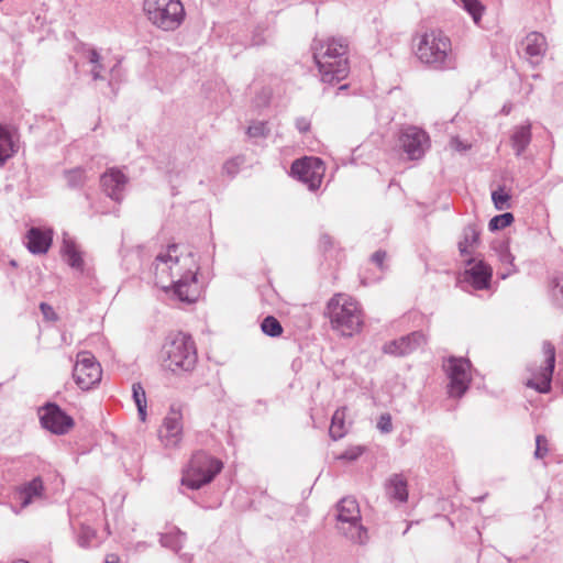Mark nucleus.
<instances>
[{"mask_svg": "<svg viewBox=\"0 0 563 563\" xmlns=\"http://www.w3.org/2000/svg\"><path fill=\"white\" fill-rule=\"evenodd\" d=\"M155 284L165 291L173 290L186 303L197 301L201 286L197 275L200 269L196 255L187 247L172 244L159 253L153 264Z\"/></svg>", "mask_w": 563, "mask_h": 563, "instance_id": "nucleus-1", "label": "nucleus"}, {"mask_svg": "<svg viewBox=\"0 0 563 563\" xmlns=\"http://www.w3.org/2000/svg\"><path fill=\"white\" fill-rule=\"evenodd\" d=\"M313 59L318 66L321 80L332 84L343 80L349 74L347 43L343 38L329 37L313 40Z\"/></svg>", "mask_w": 563, "mask_h": 563, "instance_id": "nucleus-2", "label": "nucleus"}, {"mask_svg": "<svg viewBox=\"0 0 563 563\" xmlns=\"http://www.w3.org/2000/svg\"><path fill=\"white\" fill-rule=\"evenodd\" d=\"M161 361L162 367L174 375L191 373L198 361L192 338L183 332L169 335L163 344Z\"/></svg>", "mask_w": 563, "mask_h": 563, "instance_id": "nucleus-3", "label": "nucleus"}, {"mask_svg": "<svg viewBox=\"0 0 563 563\" xmlns=\"http://www.w3.org/2000/svg\"><path fill=\"white\" fill-rule=\"evenodd\" d=\"M328 313L332 329L343 336H352L363 325V314L358 302L352 297L338 294L328 303Z\"/></svg>", "mask_w": 563, "mask_h": 563, "instance_id": "nucleus-4", "label": "nucleus"}, {"mask_svg": "<svg viewBox=\"0 0 563 563\" xmlns=\"http://www.w3.org/2000/svg\"><path fill=\"white\" fill-rule=\"evenodd\" d=\"M143 12L153 26L164 32L176 31L186 18L180 0H144Z\"/></svg>", "mask_w": 563, "mask_h": 563, "instance_id": "nucleus-5", "label": "nucleus"}, {"mask_svg": "<svg viewBox=\"0 0 563 563\" xmlns=\"http://www.w3.org/2000/svg\"><path fill=\"white\" fill-rule=\"evenodd\" d=\"M417 56L434 68L453 66L451 40L439 30L424 33L417 45Z\"/></svg>", "mask_w": 563, "mask_h": 563, "instance_id": "nucleus-6", "label": "nucleus"}, {"mask_svg": "<svg viewBox=\"0 0 563 563\" xmlns=\"http://www.w3.org/2000/svg\"><path fill=\"white\" fill-rule=\"evenodd\" d=\"M335 519V527L344 538L355 544L367 542V529L362 525L361 509L355 498L344 497L336 504Z\"/></svg>", "mask_w": 563, "mask_h": 563, "instance_id": "nucleus-7", "label": "nucleus"}, {"mask_svg": "<svg viewBox=\"0 0 563 563\" xmlns=\"http://www.w3.org/2000/svg\"><path fill=\"white\" fill-rule=\"evenodd\" d=\"M222 462L203 451L192 454L183 473L181 484L190 489H199L211 483L221 472Z\"/></svg>", "mask_w": 563, "mask_h": 563, "instance_id": "nucleus-8", "label": "nucleus"}, {"mask_svg": "<svg viewBox=\"0 0 563 563\" xmlns=\"http://www.w3.org/2000/svg\"><path fill=\"white\" fill-rule=\"evenodd\" d=\"M555 366V349L552 343L545 341L542 344V360L528 367L530 377L526 385L541 394L551 390L552 375Z\"/></svg>", "mask_w": 563, "mask_h": 563, "instance_id": "nucleus-9", "label": "nucleus"}, {"mask_svg": "<svg viewBox=\"0 0 563 563\" xmlns=\"http://www.w3.org/2000/svg\"><path fill=\"white\" fill-rule=\"evenodd\" d=\"M449 378V395L462 397L468 389L471 383V363L464 357L451 356L443 364Z\"/></svg>", "mask_w": 563, "mask_h": 563, "instance_id": "nucleus-10", "label": "nucleus"}, {"mask_svg": "<svg viewBox=\"0 0 563 563\" xmlns=\"http://www.w3.org/2000/svg\"><path fill=\"white\" fill-rule=\"evenodd\" d=\"M102 369L96 357L87 351L79 352L73 369L77 386L88 390L101 380Z\"/></svg>", "mask_w": 563, "mask_h": 563, "instance_id": "nucleus-11", "label": "nucleus"}, {"mask_svg": "<svg viewBox=\"0 0 563 563\" xmlns=\"http://www.w3.org/2000/svg\"><path fill=\"white\" fill-rule=\"evenodd\" d=\"M465 263L466 268L459 277L461 287L464 289L468 285L476 290L487 289L492 280V267L477 257H470Z\"/></svg>", "mask_w": 563, "mask_h": 563, "instance_id": "nucleus-12", "label": "nucleus"}, {"mask_svg": "<svg viewBox=\"0 0 563 563\" xmlns=\"http://www.w3.org/2000/svg\"><path fill=\"white\" fill-rule=\"evenodd\" d=\"M291 175L306 184L310 190H316L320 187L324 167L323 163L318 157H302L296 159L291 165Z\"/></svg>", "mask_w": 563, "mask_h": 563, "instance_id": "nucleus-13", "label": "nucleus"}, {"mask_svg": "<svg viewBox=\"0 0 563 563\" xmlns=\"http://www.w3.org/2000/svg\"><path fill=\"white\" fill-rule=\"evenodd\" d=\"M399 144L409 159L421 158L429 148L428 134L417 126H406L400 131Z\"/></svg>", "mask_w": 563, "mask_h": 563, "instance_id": "nucleus-14", "label": "nucleus"}, {"mask_svg": "<svg viewBox=\"0 0 563 563\" xmlns=\"http://www.w3.org/2000/svg\"><path fill=\"white\" fill-rule=\"evenodd\" d=\"M183 415L179 410L172 408L163 419L158 430V439L165 449H177L183 440Z\"/></svg>", "mask_w": 563, "mask_h": 563, "instance_id": "nucleus-15", "label": "nucleus"}, {"mask_svg": "<svg viewBox=\"0 0 563 563\" xmlns=\"http://www.w3.org/2000/svg\"><path fill=\"white\" fill-rule=\"evenodd\" d=\"M40 420L46 430L64 434L74 426V420L55 404H47L40 411Z\"/></svg>", "mask_w": 563, "mask_h": 563, "instance_id": "nucleus-16", "label": "nucleus"}, {"mask_svg": "<svg viewBox=\"0 0 563 563\" xmlns=\"http://www.w3.org/2000/svg\"><path fill=\"white\" fill-rule=\"evenodd\" d=\"M525 56L532 66H537L543 59L548 51V42L545 36L539 32H530L521 42Z\"/></svg>", "mask_w": 563, "mask_h": 563, "instance_id": "nucleus-17", "label": "nucleus"}, {"mask_svg": "<svg viewBox=\"0 0 563 563\" xmlns=\"http://www.w3.org/2000/svg\"><path fill=\"white\" fill-rule=\"evenodd\" d=\"M424 342L426 338L423 333L412 332L406 336H401L398 340L386 343L383 346V351L384 353L394 356H405L424 344Z\"/></svg>", "mask_w": 563, "mask_h": 563, "instance_id": "nucleus-18", "label": "nucleus"}, {"mask_svg": "<svg viewBox=\"0 0 563 563\" xmlns=\"http://www.w3.org/2000/svg\"><path fill=\"white\" fill-rule=\"evenodd\" d=\"M26 247L32 254H45L53 242V231L33 227L26 233Z\"/></svg>", "mask_w": 563, "mask_h": 563, "instance_id": "nucleus-19", "label": "nucleus"}, {"mask_svg": "<svg viewBox=\"0 0 563 563\" xmlns=\"http://www.w3.org/2000/svg\"><path fill=\"white\" fill-rule=\"evenodd\" d=\"M101 185L106 194L113 200L122 199V190L125 186L126 178L119 169H110L101 176Z\"/></svg>", "mask_w": 563, "mask_h": 563, "instance_id": "nucleus-20", "label": "nucleus"}, {"mask_svg": "<svg viewBox=\"0 0 563 563\" xmlns=\"http://www.w3.org/2000/svg\"><path fill=\"white\" fill-rule=\"evenodd\" d=\"M19 150V137L14 130L0 124V166L12 157Z\"/></svg>", "mask_w": 563, "mask_h": 563, "instance_id": "nucleus-21", "label": "nucleus"}, {"mask_svg": "<svg viewBox=\"0 0 563 563\" xmlns=\"http://www.w3.org/2000/svg\"><path fill=\"white\" fill-rule=\"evenodd\" d=\"M532 139L531 124L529 122L514 126L510 133V145L516 156H521Z\"/></svg>", "mask_w": 563, "mask_h": 563, "instance_id": "nucleus-22", "label": "nucleus"}, {"mask_svg": "<svg viewBox=\"0 0 563 563\" xmlns=\"http://www.w3.org/2000/svg\"><path fill=\"white\" fill-rule=\"evenodd\" d=\"M387 496L399 503H406L408 499L407 481L400 474L391 475L386 483Z\"/></svg>", "mask_w": 563, "mask_h": 563, "instance_id": "nucleus-23", "label": "nucleus"}, {"mask_svg": "<svg viewBox=\"0 0 563 563\" xmlns=\"http://www.w3.org/2000/svg\"><path fill=\"white\" fill-rule=\"evenodd\" d=\"M43 490V483L40 478H34L26 484L19 493V499L22 507L29 506L34 498L41 496Z\"/></svg>", "mask_w": 563, "mask_h": 563, "instance_id": "nucleus-24", "label": "nucleus"}, {"mask_svg": "<svg viewBox=\"0 0 563 563\" xmlns=\"http://www.w3.org/2000/svg\"><path fill=\"white\" fill-rule=\"evenodd\" d=\"M186 540V534L178 528H172L169 531L162 533L159 542L162 547L168 548L175 552H179Z\"/></svg>", "mask_w": 563, "mask_h": 563, "instance_id": "nucleus-25", "label": "nucleus"}, {"mask_svg": "<svg viewBox=\"0 0 563 563\" xmlns=\"http://www.w3.org/2000/svg\"><path fill=\"white\" fill-rule=\"evenodd\" d=\"M62 251L67 264L70 267L82 271L84 260L81 253L77 250V246L73 241L64 240Z\"/></svg>", "mask_w": 563, "mask_h": 563, "instance_id": "nucleus-26", "label": "nucleus"}, {"mask_svg": "<svg viewBox=\"0 0 563 563\" xmlns=\"http://www.w3.org/2000/svg\"><path fill=\"white\" fill-rule=\"evenodd\" d=\"M346 432L347 427L345 424V408H341L335 410L332 416L329 434L334 441H336L343 438Z\"/></svg>", "mask_w": 563, "mask_h": 563, "instance_id": "nucleus-27", "label": "nucleus"}, {"mask_svg": "<svg viewBox=\"0 0 563 563\" xmlns=\"http://www.w3.org/2000/svg\"><path fill=\"white\" fill-rule=\"evenodd\" d=\"M479 233L477 230L468 225L463 231V240L459 242V251L462 256L468 255L471 249L478 243Z\"/></svg>", "mask_w": 563, "mask_h": 563, "instance_id": "nucleus-28", "label": "nucleus"}, {"mask_svg": "<svg viewBox=\"0 0 563 563\" xmlns=\"http://www.w3.org/2000/svg\"><path fill=\"white\" fill-rule=\"evenodd\" d=\"M132 398L137 408L139 417L141 421L146 419V394L141 383H134L132 385Z\"/></svg>", "mask_w": 563, "mask_h": 563, "instance_id": "nucleus-29", "label": "nucleus"}, {"mask_svg": "<svg viewBox=\"0 0 563 563\" xmlns=\"http://www.w3.org/2000/svg\"><path fill=\"white\" fill-rule=\"evenodd\" d=\"M456 3L472 16L476 24L479 23L484 11V5L479 0H457Z\"/></svg>", "mask_w": 563, "mask_h": 563, "instance_id": "nucleus-30", "label": "nucleus"}, {"mask_svg": "<svg viewBox=\"0 0 563 563\" xmlns=\"http://www.w3.org/2000/svg\"><path fill=\"white\" fill-rule=\"evenodd\" d=\"M495 251L499 257V261L501 263L508 264L510 266V268H508L506 273L501 274V277L506 278L510 273L515 272V266H514L515 257L510 253L508 244L505 242H501L497 246H495Z\"/></svg>", "mask_w": 563, "mask_h": 563, "instance_id": "nucleus-31", "label": "nucleus"}, {"mask_svg": "<svg viewBox=\"0 0 563 563\" xmlns=\"http://www.w3.org/2000/svg\"><path fill=\"white\" fill-rule=\"evenodd\" d=\"M262 331L272 338L279 336L283 333V327L280 322L273 316H267L261 323Z\"/></svg>", "mask_w": 563, "mask_h": 563, "instance_id": "nucleus-32", "label": "nucleus"}, {"mask_svg": "<svg viewBox=\"0 0 563 563\" xmlns=\"http://www.w3.org/2000/svg\"><path fill=\"white\" fill-rule=\"evenodd\" d=\"M65 177L69 187H81L87 180V172L85 168L76 167L67 170Z\"/></svg>", "mask_w": 563, "mask_h": 563, "instance_id": "nucleus-33", "label": "nucleus"}, {"mask_svg": "<svg viewBox=\"0 0 563 563\" xmlns=\"http://www.w3.org/2000/svg\"><path fill=\"white\" fill-rule=\"evenodd\" d=\"M269 132L271 128L268 122L265 121H253L247 129L249 137L254 140L265 139L268 136Z\"/></svg>", "mask_w": 563, "mask_h": 563, "instance_id": "nucleus-34", "label": "nucleus"}, {"mask_svg": "<svg viewBox=\"0 0 563 563\" xmlns=\"http://www.w3.org/2000/svg\"><path fill=\"white\" fill-rule=\"evenodd\" d=\"M509 199L510 195L505 190L504 187H499L498 189L492 192V200L497 210H505L509 208Z\"/></svg>", "mask_w": 563, "mask_h": 563, "instance_id": "nucleus-35", "label": "nucleus"}, {"mask_svg": "<svg viewBox=\"0 0 563 563\" xmlns=\"http://www.w3.org/2000/svg\"><path fill=\"white\" fill-rule=\"evenodd\" d=\"M514 221V216L510 212H505L499 216H495L490 219L488 228L490 231L501 230L509 227Z\"/></svg>", "mask_w": 563, "mask_h": 563, "instance_id": "nucleus-36", "label": "nucleus"}, {"mask_svg": "<svg viewBox=\"0 0 563 563\" xmlns=\"http://www.w3.org/2000/svg\"><path fill=\"white\" fill-rule=\"evenodd\" d=\"M87 58L89 63L92 65L91 75L95 80L102 78L100 71L102 70V65L100 64V55L96 49H89L87 52Z\"/></svg>", "mask_w": 563, "mask_h": 563, "instance_id": "nucleus-37", "label": "nucleus"}, {"mask_svg": "<svg viewBox=\"0 0 563 563\" xmlns=\"http://www.w3.org/2000/svg\"><path fill=\"white\" fill-rule=\"evenodd\" d=\"M549 452L548 440L544 435L538 434L536 438V459H543Z\"/></svg>", "mask_w": 563, "mask_h": 563, "instance_id": "nucleus-38", "label": "nucleus"}, {"mask_svg": "<svg viewBox=\"0 0 563 563\" xmlns=\"http://www.w3.org/2000/svg\"><path fill=\"white\" fill-rule=\"evenodd\" d=\"M377 428L383 433H389L393 430L391 417L388 413H384L379 417Z\"/></svg>", "mask_w": 563, "mask_h": 563, "instance_id": "nucleus-39", "label": "nucleus"}, {"mask_svg": "<svg viewBox=\"0 0 563 563\" xmlns=\"http://www.w3.org/2000/svg\"><path fill=\"white\" fill-rule=\"evenodd\" d=\"M363 453V449L361 446H353L347 449L345 452H343L339 459L341 460H347V461H354L358 456H361Z\"/></svg>", "mask_w": 563, "mask_h": 563, "instance_id": "nucleus-40", "label": "nucleus"}, {"mask_svg": "<svg viewBox=\"0 0 563 563\" xmlns=\"http://www.w3.org/2000/svg\"><path fill=\"white\" fill-rule=\"evenodd\" d=\"M386 257H387V253L383 250H378L372 255L371 260L380 271H384L386 268L385 267Z\"/></svg>", "mask_w": 563, "mask_h": 563, "instance_id": "nucleus-41", "label": "nucleus"}, {"mask_svg": "<svg viewBox=\"0 0 563 563\" xmlns=\"http://www.w3.org/2000/svg\"><path fill=\"white\" fill-rule=\"evenodd\" d=\"M553 296L559 299V296L563 299V274L556 276L553 280Z\"/></svg>", "mask_w": 563, "mask_h": 563, "instance_id": "nucleus-42", "label": "nucleus"}, {"mask_svg": "<svg viewBox=\"0 0 563 563\" xmlns=\"http://www.w3.org/2000/svg\"><path fill=\"white\" fill-rule=\"evenodd\" d=\"M242 162L240 161V158H234V159H231V161H228L224 165H223V169L227 174L229 175H234L236 172H238V168L240 166Z\"/></svg>", "mask_w": 563, "mask_h": 563, "instance_id": "nucleus-43", "label": "nucleus"}, {"mask_svg": "<svg viewBox=\"0 0 563 563\" xmlns=\"http://www.w3.org/2000/svg\"><path fill=\"white\" fill-rule=\"evenodd\" d=\"M450 147L457 152H464L470 147V145L465 144L459 137H452L450 141Z\"/></svg>", "mask_w": 563, "mask_h": 563, "instance_id": "nucleus-44", "label": "nucleus"}, {"mask_svg": "<svg viewBox=\"0 0 563 563\" xmlns=\"http://www.w3.org/2000/svg\"><path fill=\"white\" fill-rule=\"evenodd\" d=\"M296 128L300 133H306L310 129V121L306 118H298L296 120Z\"/></svg>", "mask_w": 563, "mask_h": 563, "instance_id": "nucleus-45", "label": "nucleus"}, {"mask_svg": "<svg viewBox=\"0 0 563 563\" xmlns=\"http://www.w3.org/2000/svg\"><path fill=\"white\" fill-rule=\"evenodd\" d=\"M93 533L88 529H82V536L78 538V543L80 547H87L89 543V538L92 537Z\"/></svg>", "mask_w": 563, "mask_h": 563, "instance_id": "nucleus-46", "label": "nucleus"}, {"mask_svg": "<svg viewBox=\"0 0 563 563\" xmlns=\"http://www.w3.org/2000/svg\"><path fill=\"white\" fill-rule=\"evenodd\" d=\"M40 309H41V311L43 312V314H44V317L46 319H51V318H53L55 316V312H54L53 308L49 305L45 303V302H42L40 305Z\"/></svg>", "mask_w": 563, "mask_h": 563, "instance_id": "nucleus-47", "label": "nucleus"}, {"mask_svg": "<svg viewBox=\"0 0 563 563\" xmlns=\"http://www.w3.org/2000/svg\"><path fill=\"white\" fill-rule=\"evenodd\" d=\"M332 245V239L328 234H323L320 238V246L328 250Z\"/></svg>", "mask_w": 563, "mask_h": 563, "instance_id": "nucleus-48", "label": "nucleus"}, {"mask_svg": "<svg viewBox=\"0 0 563 563\" xmlns=\"http://www.w3.org/2000/svg\"><path fill=\"white\" fill-rule=\"evenodd\" d=\"M106 563H120V560L117 555L110 554L106 558Z\"/></svg>", "mask_w": 563, "mask_h": 563, "instance_id": "nucleus-49", "label": "nucleus"}, {"mask_svg": "<svg viewBox=\"0 0 563 563\" xmlns=\"http://www.w3.org/2000/svg\"><path fill=\"white\" fill-rule=\"evenodd\" d=\"M180 559L184 560L185 562L189 563L191 561V558L189 554L187 553H183L180 554Z\"/></svg>", "mask_w": 563, "mask_h": 563, "instance_id": "nucleus-50", "label": "nucleus"}, {"mask_svg": "<svg viewBox=\"0 0 563 563\" xmlns=\"http://www.w3.org/2000/svg\"><path fill=\"white\" fill-rule=\"evenodd\" d=\"M503 112H504L505 114H508V113L510 112V108H508L507 106H504V108H503Z\"/></svg>", "mask_w": 563, "mask_h": 563, "instance_id": "nucleus-51", "label": "nucleus"}, {"mask_svg": "<svg viewBox=\"0 0 563 563\" xmlns=\"http://www.w3.org/2000/svg\"><path fill=\"white\" fill-rule=\"evenodd\" d=\"M12 563H29V562H27V561H25V560H15V561H13Z\"/></svg>", "mask_w": 563, "mask_h": 563, "instance_id": "nucleus-52", "label": "nucleus"}]
</instances>
